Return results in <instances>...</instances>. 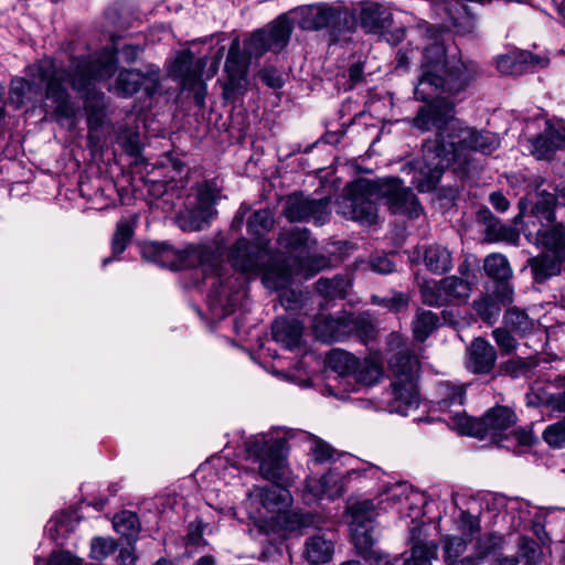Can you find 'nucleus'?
<instances>
[{
  "instance_id": "60",
  "label": "nucleus",
  "mask_w": 565,
  "mask_h": 565,
  "mask_svg": "<svg viewBox=\"0 0 565 565\" xmlns=\"http://www.w3.org/2000/svg\"><path fill=\"white\" fill-rule=\"evenodd\" d=\"M30 89V83L24 78H14L11 82L10 87V99L20 106L23 103V98L26 92Z\"/></svg>"
},
{
  "instance_id": "33",
  "label": "nucleus",
  "mask_w": 565,
  "mask_h": 565,
  "mask_svg": "<svg viewBox=\"0 0 565 565\" xmlns=\"http://www.w3.org/2000/svg\"><path fill=\"white\" fill-rule=\"evenodd\" d=\"M439 317L437 313L418 309L412 322V329L415 340L425 341L438 327Z\"/></svg>"
},
{
  "instance_id": "5",
  "label": "nucleus",
  "mask_w": 565,
  "mask_h": 565,
  "mask_svg": "<svg viewBox=\"0 0 565 565\" xmlns=\"http://www.w3.org/2000/svg\"><path fill=\"white\" fill-rule=\"evenodd\" d=\"M390 350L394 352L388 359V366L393 373L392 399L390 411L407 415L409 409L419 405L417 388L418 360L405 347L403 339L397 333H391Z\"/></svg>"
},
{
  "instance_id": "51",
  "label": "nucleus",
  "mask_w": 565,
  "mask_h": 565,
  "mask_svg": "<svg viewBox=\"0 0 565 565\" xmlns=\"http://www.w3.org/2000/svg\"><path fill=\"white\" fill-rule=\"evenodd\" d=\"M534 366V362L529 359L512 358L502 364L505 374L518 377L529 373Z\"/></svg>"
},
{
  "instance_id": "58",
  "label": "nucleus",
  "mask_w": 565,
  "mask_h": 565,
  "mask_svg": "<svg viewBox=\"0 0 565 565\" xmlns=\"http://www.w3.org/2000/svg\"><path fill=\"white\" fill-rule=\"evenodd\" d=\"M492 337L494 338L497 344L501 349L503 353H512L516 347V340L511 335V333L502 328H497L492 331Z\"/></svg>"
},
{
  "instance_id": "61",
  "label": "nucleus",
  "mask_w": 565,
  "mask_h": 565,
  "mask_svg": "<svg viewBox=\"0 0 565 565\" xmlns=\"http://www.w3.org/2000/svg\"><path fill=\"white\" fill-rule=\"evenodd\" d=\"M47 565H83L82 559L67 551L53 552Z\"/></svg>"
},
{
  "instance_id": "42",
  "label": "nucleus",
  "mask_w": 565,
  "mask_h": 565,
  "mask_svg": "<svg viewBox=\"0 0 565 565\" xmlns=\"http://www.w3.org/2000/svg\"><path fill=\"white\" fill-rule=\"evenodd\" d=\"M561 258L554 255L553 257L546 255L535 257L531 263L535 281L543 282L547 278L557 275L561 270Z\"/></svg>"
},
{
  "instance_id": "7",
  "label": "nucleus",
  "mask_w": 565,
  "mask_h": 565,
  "mask_svg": "<svg viewBox=\"0 0 565 565\" xmlns=\"http://www.w3.org/2000/svg\"><path fill=\"white\" fill-rule=\"evenodd\" d=\"M515 423V413L507 406H495L479 419L460 412H456L452 417V428L460 434L480 439L490 438L497 444L509 437V431Z\"/></svg>"
},
{
  "instance_id": "30",
  "label": "nucleus",
  "mask_w": 565,
  "mask_h": 565,
  "mask_svg": "<svg viewBox=\"0 0 565 565\" xmlns=\"http://www.w3.org/2000/svg\"><path fill=\"white\" fill-rule=\"evenodd\" d=\"M424 263L429 271L441 275L451 269L452 257L446 247L430 245L425 248Z\"/></svg>"
},
{
  "instance_id": "54",
  "label": "nucleus",
  "mask_w": 565,
  "mask_h": 565,
  "mask_svg": "<svg viewBox=\"0 0 565 565\" xmlns=\"http://www.w3.org/2000/svg\"><path fill=\"white\" fill-rule=\"evenodd\" d=\"M49 531H55L57 535H64L72 531L75 525V520L72 513L62 512L50 520Z\"/></svg>"
},
{
  "instance_id": "44",
  "label": "nucleus",
  "mask_w": 565,
  "mask_h": 565,
  "mask_svg": "<svg viewBox=\"0 0 565 565\" xmlns=\"http://www.w3.org/2000/svg\"><path fill=\"white\" fill-rule=\"evenodd\" d=\"M350 284L342 277H335L333 279L320 278L317 281V290L320 295L326 298H344Z\"/></svg>"
},
{
  "instance_id": "4",
  "label": "nucleus",
  "mask_w": 565,
  "mask_h": 565,
  "mask_svg": "<svg viewBox=\"0 0 565 565\" xmlns=\"http://www.w3.org/2000/svg\"><path fill=\"white\" fill-rule=\"evenodd\" d=\"M480 74L479 66L472 61H450L443 45L433 44L424 52L422 74L415 86L414 95L426 105L437 103L441 93L457 94L466 89Z\"/></svg>"
},
{
  "instance_id": "55",
  "label": "nucleus",
  "mask_w": 565,
  "mask_h": 565,
  "mask_svg": "<svg viewBox=\"0 0 565 565\" xmlns=\"http://www.w3.org/2000/svg\"><path fill=\"white\" fill-rule=\"evenodd\" d=\"M556 206H558L557 196L545 190H541L535 194L532 212H553Z\"/></svg>"
},
{
  "instance_id": "32",
  "label": "nucleus",
  "mask_w": 565,
  "mask_h": 565,
  "mask_svg": "<svg viewBox=\"0 0 565 565\" xmlns=\"http://www.w3.org/2000/svg\"><path fill=\"white\" fill-rule=\"evenodd\" d=\"M142 257L162 267L171 266L175 259V250L164 243L149 242L141 246Z\"/></svg>"
},
{
  "instance_id": "53",
  "label": "nucleus",
  "mask_w": 565,
  "mask_h": 565,
  "mask_svg": "<svg viewBox=\"0 0 565 565\" xmlns=\"http://www.w3.org/2000/svg\"><path fill=\"white\" fill-rule=\"evenodd\" d=\"M475 311L487 322H491L500 313V307L491 298H481L473 301Z\"/></svg>"
},
{
  "instance_id": "16",
  "label": "nucleus",
  "mask_w": 565,
  "mask_h": 565,
  "mask_svg": "<svg viewBox=\"0 0 565 565\" xmlns=\"http://www.w3.org/2000/svg\"><path fill=\"white\" fill-rule=\"evenodd\" d=\"M392 11L384 3L364 0L359 3L358 21L367 33L380 34L392 24Z\"/></svg>"
},
{
  "instance_id": "27",
  "label": "nucleus",
  "mask_w": 565,
  "mask_h": 565,
  "mask_svg": "<svg viewBox=\"0 0 565 565\" xmlns=\"http://www.w3.org/2000/svg\"><path fill=\"white\" fill-rule=\"evenodd\" d=\"M422 527L412 531V555L403 565H431V559L437 557V544L420 537Z\"/></svg>"
},
{
  "instance_id": "57",
  "label": "nucleus",
  "mask_w": 565,
  "mask_h": 565,
  "mask_svg": "<svg viewBox=\"0 0 565 565\" xmlns=\"http://www.w3.org/2000/svg\"><path fill=\"white\" fill-rule=\"evenodd\" d=\"M384 472L376 466L367 463L363 465V467L354 468L348 471V478L350 480L353 479H370V480H380Z\"/></svg>"
},
{
  "instance_id": "43",
  "label": "nucleus",
  "mask_w": 565,
  "mask_h": 565,
  "mask_svg": "<svg viewBox=\"0 0 565 565\" xmlns=\"http://www.w3.org/2000/svg\"><path fill=\"white\" fill-rule=\"evenodd\" d=\"M324 209L322 200H311L302 193L295 192L287 196L282 212H321Z\"/></svg>"
},
{
  "instance_id": "52",
  "label": "nucleus",
  "mask_w": 565,
  "mask_h": 565,
  "mask_svg": "<svg viewBox=\"0 0 565 565\" xmlns=\"http://www.w3.org/2000/svg\"><path fill=\"white\" fill-rule=\"evenodd\" d=\"M519 546L522 557L525 558V565L539 564L542 556V551L535 541L522 537L520 540Z\"/></svg>"
},
{
  "instance_id": "8",
  "label": "nucleus",
  "mask_w": 565,
  "mask_h": 565,
  "mask_svg": "<svg viewBox=\"0 0 565 565\" xmlns=\"http://www.w3.org/2000/svg\"><path fill=\"white\" fill-rule=\"evenodd\" d=\"M291 504L290 493L285 488H255L245 502L249 518L255 522L273 521L280 524L286 520Z\"/></svg>"
},
{
  "instance_id": "29",
  "label": "nucleus",
  "mask_w": 565,
  "mask_h": 565,
  "mask_svg": "<svg viewBox=\"0 0 565 565\" xmlns=\"http://www.w3.org/2000/svg\"><path fill=\"white\" fill-rule=\"evenodd\" d=\"M135 225V217L121 218L117 223V227L111 239L113 256L103 259L104 267L111 263L114 259H116L117 256L124 253V250L126 249V247L132 238Z\"/></svg>"
},
{
  "instance_id": "24",
  "label": "nucleus",
  "mask_w": 565,
  "mask_h": 565,
  "mask_svg": "<svg viewBox=\"0 0 565 565\" xmlns=\"http://www.w3.org/2000/svg\"><path fill=\"white\" fill-rule=\"evenodd\" d=\"M241 43L238 38L232 41L228 55L225 62V72L227 73V84L225 89H237L242 87L245 79L247 63L246 58L239 52Z\"/></svg>"
},
{
  "instance_id": "25",
  "label": "nucleus",
  "mask_w": 565,
  "mask_h": 565,
  "mask_svg": "<svg viewBox=\"0 0 565 565\" xmlns=\"http://www.w3.org/2000/svg\"><path fill=\"white\" fill-rule=\"evenodd\" d=\"M334 544L324 534H316L307 539L303 556L310 565H323L331 561Z\"/></svg>"
},
{
  "instance_id": "13",
  "label": "nucleus",
  "mask_w": 565,
  "mask_h": 565,
  "mask_svg": "<svg viewBox=\"0 0 565 565\" xmlns=\"http://www.w3.org/2000/svg\"><path fill=\"white\" fill-rule=\"evenodd\" d=\"M291 25L287 18L280 17L267 29L253 33L246 44L250 56H262L267 51L281 50L289 40Z\"/></svg>"
},
{
  "instance_id": "46",
  "label": "nucleus",
  "mask_w": 565,
  "mask_h": 565,
  "mask_svg": "<svg viewBox=\"0 0 565 565\" xmlns=\"http://www.w3.org/2000/svg\"><path fill=\"white\" fill-rule=\"evenodd\" d=\"M504 323L515 332H525L532 329V321L525 311L512 308L504 315Z\"/></svg>"
},
{
  "instance_id": "23",
  "label": "nucleus",
  "mask_w": 565,
  "mask_h": 565,
  "mask_svg": "<svg viewBox=\"0 0 565 565\" xmlns=\"http://www.w3.org/2000/svg\"><path fill=\"white\" fill-rule=\"evenodd\" d=\"M303 326L297 319L277 318L271 326L273 339L287 350H294L301 343Z\"/></svg>"
},
{
  "instance_id": "40",
  "label": "nucleus",
  "mask_w": 565,
  "mask_h": 565,
  "mask_svg": "<svg viewBox=\"0 0 565 565\" xmlns=\"http://www.w3.org/2000/svg\"><path fill=\"white\" fill-rule=\"evenodd\" d=\"M503 536L497 534H488L478 540L473 555L479 563H482L486 558L489 557H498L501 550L503 548Z\"/></svg>"
},
{
  "instance_id": "28",
  "label": "nucleus",
  "mask_w": 565,
  "mask_h": 565,
  "mask_svg": "<svg viewBox=\"0 0 565 565\" xmlns=\"http://www.w3.org/2000/svg\"><path fill=\"white\" fill-rule=\"evenodd\" d=\"M194 190L195 212H209L224 199L222 189L215 180L204 181Z\"/></svg>"
},
{
  "instance_id": "26",
  "label": "nucleus",
  "mask_w": 565,
  "mask_h": 565,
  "mask_svg": "<svg viewBox=\"0 0 565 565\" xmlns=\"http://www.w3.org/2000/svg\"><path fill=\"white\" fill-rule=\"evenodd\" d=\"M526 216H521L518 214L514 217V224H503L498 221L492 214L484 217V223L487 224L486 235L489 241H505L509 243H516L520 235V228L518 227L519 223L523 224L525 227Z\"/></svg>"
},
{
  "instance_id": "15",
  "label": "nucleus",
  "mask_w": 565,
  "mask_h": 565,
  "mask_svg": "<svg viewBox=\"0 0 565 565\" xmlns=\"http://www.w3.org/2000/svg\"><path fill=\"white\" fill-rule=\"evenodd\" d=\"M160 71L158 67H149L146 73L138 70H124L119 72L115 89L118 95L131 96L141 87L148 95H152L159 85Z\"/></svg>"
},
{
  "instance_id": "18",
  "label": "nucleus",
  "mask_w": 565,
  "mask_h": 565,
  "mask_svg": "<svg viewBox=\"0 0 565 565\" xmlns=\"http://www.w3.org/2000/svg\"><path fill=\"white\" fill-rule=\"evenodd\" d=\"M495 348L483 338L471 341L466 351V369L473 374H489L497 362Z\"/></svg>"
},
{
  "instance_id": "9",
  "label": "nucleus",
  "mask_w": 565,
  "mask_h": 565,
  "mask_svg": "<svg viewBox=\"0 0 565 565\" xmlns=\"http://www.w3.org/2000/svg\"><path fill=\"white\" fill-rule=\"evenodd\" d=\"M352 516V541L359 554L367 562L381 563L388 557L374 548V504L371 500L355 502L349 507Z\"/></svg>"
},
{
  "instance_id": "49",
  "label": "nucleus",
  "mask_w": 565,
  "mask_h": 565,
  "mask_svg": "<svg viewBox=\"0 0 565 565\" xmlns=\"http://www.w3.org/2000/svg\"><path fill=\"white\" fill-rule=\"evenodd\" d=\"M117 550V544L113 539L95 537L90 544V556L94 559L103 561Z\"/></svg>"
},
{
  "instance_id": "21",
  "label": "nucleus",
  "mask_w": 565,
  "mask_h": 565,
  "mask_svg": "<svg viewBox=\"0 0 565 565\" xmlns=\"http://www.w3.org/2000/svg\"><path fill=\"white\" fill-rule=\"evenodd\" d=\"M465 386L451 382H440L436 387V404L441 412L449 413L448 424L452 427L456 412L466 414L461 408L465 399Z\"/></svg>"
},
{
  "instance_id": "63",
  "label": "nucleus",
  "mask_w": 565,
  "mask_h": 565,
  "mask_svg": "<svg viewBox=\"0 0 565 565\" xmlns=\"http://www.w3.org/2000/svg\"><path fill=\"white\" fill-rule=\"evenodd\" d=\"M371 269L379 274H391L395 270L394 263L387 256H376L370 262Z\"/></svg>"
},
{
  "instance_id": "64",
  "label": "nucleus",
  "mask_w": 565,
  "mask_h": 565,
  "mask_svg": "<svg viewBox=\"0 0 565 565\" xmlns=\"http://www.w3.org/2000/svg\"><path fill=\"white\" fill-rule=\"evenodd\" d=\"M353 319L358 323L352 332H355L366 343L373 337V326L364 317L353 316Z\"/></svg>"
},
{
  "instance_id": "31",
  "label": "nucleus",
  "mask_w": 565,
  "mask_h": 565,
  "mask_svg": "<svg viewBox=\"0 0 565 565\" xmlns=\"http://www.w3.org/2000/svg\"><path fill=\"white\" fill-rule=\"evenodd\" d=\"M422 301L429 307H443L448 305L446 285L440 280L425 279L419 284Z\"/></svg>"
},
{
  "instance_id": "38",
  "label": "nucleus",
  "mask_w": 565,
  "mask_h": 565,
  "mask_svg": "<svg viewBox=\"0 0 565 565\" xmlns=\"http://www.w3.org/2000/svg\"><path fill=\"white\" fill-rule=\"evenodd\" d=\"M483 267L487 275L495 281H505L512 277V268L502 254L488 255Z\"/></svg>"
},
{
  "instance_id": "37",
  "label": "nucleus",
  "mask_w": 565,
  "mask_h": 565,
  "mask_svg": "<svg viewBox=\"0 0 565 565\" xmlns=\"http://www.w3.org/2000/svg\"><path fill=\"white\" fill-rule=\"evenodd\" d=\"M327 362L329 367L341 376H352L358 365V358L344 350H332Z\"/></svg>"
},
{
  "instance_id": "2",
  "label": "nucleus",
  "mask_w": 565,
  "mask_h": 565,
  "mask_svg": "<svg viewBox=\"0 0 565 565\" xmlns=\"http://www.w3.org/2000/svg\"><path fill=\"white\" fill-rule=\"evenodd\" d=\"M413 124L423 131L437 130L436 138L424 145V182L418 184L424 192L436 188L451 163L467 161L471 151L491 153L500 143L495 134L476 130L457 119L454 104L444 99L420 107Z\"/></svg>"
},
{
  "instance_id": "1",
  "label": "nucleus",
  "mask_w": 565,
  "mask_h": 565,
  "mask_svg": "<svg viewBox=\"0 0 565 565\" xmlns=\"http://www.w3.org/2000/svg\"><path fill=\"white\" fill-rule=\"evenodd\" d=\"M259 222L263 230L273 225L268 214H253L248 220V232L258 235L257 244L253 245L245 238L237 239L227 253L232 267L243 274L256 276L263 274V281L268 288L285 289L292 276L309 278L327 268L328 257L317 253V241L306 228L292 227L280 233L278 243L287 257L284 262L275 260L267 247V241L255 230Z\"/></svg>"
},
{
  "instance_id": "45",
  "label": "nucleus",
  "mask_w": 565,
  "mask_h": 565,
  "mask_svg": "<svg viewBox=\"0 0 565 565\" xmlns=\"http://www.w3.org/2000/svg\"><path fill=\"white\" fill-rule=\"evenodd\" d=\"M309 441L310 452L316 462L323 463L334 459L337 450L331 445L312 435L309 436Z\"/></svg>"
},
{
  "instance_id": "48",
  "label": "nucleus",
  "mask_w": 565,
  "mask_h": 565,
  "mask_svg": "<svg viewBox=\"0 0 565 565\" xmlns=\"http://www.w3.org/2000/svg\"><path fill=\"white\" fill-rule=\"evenodd\" d=\"M411 492V487L405 482H395L388 486L383 493L379 503L392 502V504L401 503L407 500Z\"/></svg>"
},
{
  "instance_id": "6",
  "label": "nucleus",
  "mask_w": 565,
  "mask_h": 565,
  "mask_svg": "<svg viewBox=\"0 0 565 565\" xmlns=\"http://www.w3.org/2000/svg\"><path fill=\"white\" fill-rule=\"evenodd\" d=\"M285 448V439H274L265 434L252 436L245 441L247 459L258 463L259 475L264 479L281 486L289 481Z\"/></svg>"
},
{
  "instance_id": "11",
  "label": "nucleus",
  "mask_w": 565,
  "mask_h": 565,
  "mask_svg": "<svg viewBox=\"0 0 565 565\" xmlns=\"http://www.w3.org/2000/svg\"><path fill=\"white\" fill-rule=\"evenodd\" d=\"M205 58H194L190 51L180 52L173 61L170 74L178 78L183 88L191 90L198 105L203 106L206 87L202 79Z\"/></svg>"
},
{
  "instance_id": "41",
  "label": "nucleus",
  "mask_w": 565,
  "mask_h": 565,
  "mask_svg": "<svg viewBox=\"0 0 565 565\" xmlns=\"http://www.w3.org/2000/svg\"><path fill=\"white\" fill-rule=\"evenodd\" d=\"M214 214H174L171 222L183 232L203 231L210 227Z\"/></svg>"
},
{
  "instance_id": "20",
  "label": "nucleus",
  "mask_w": 565,
  "mask_h": 565,
  "mask_svg": "<svg viewBox=\"0 0 565 565\" xmlns=\"http://www.w3.org/2000/svg\"><path fill=\"white\" fill-rule=\"evenodd\" d=\"M349 481L348 475L342 477L339 472L331 470L320 478H307L306 489L316 499H334L342 495L344 486Z\"/></svg>"
},
{
  "instance_id": "39",
  "label": "nucleus",
  "mask_w": 565,
  "mask_h": 565,
  "mask_svg": "<svg viewBox=\"0 0 565 565\" xmlns=\"http://www.w3.org/2000/svg\"><path fill=\"white\" fill-rule=\"evenodd\" d=\"M115 531L127 540H135L140 531L138 515L131 511H121L113 519Z\"/></svg>"
},
{
  "instance_id": "56",
  "label": "nucleus",
  "mask_w": 565,
  "mask_h": 565,
  "mask_svg": "<svg viewBox=\"0 0 565 565\" xmlns=\"http://www.w3.org/2000/svg\"><path fill=\"white\" fill-rule=\"evenodd\" d=\"M467 543L461 537H446L444 545L445 559L459 558L466 551Z\"/></svg>"
},
{
  "instance_id": "34",
  "label": "nucleus",
  "mask_w": 565,
  "mask_h": 565,
  "mask_svg": "<svg viewBox=\"0 0 565 565\" xmlns=\"http://www.w3.org/2000/svg\"><path fill=\"white\" fill-rule=\"evenodd\" d=\"M383 375L381 364L372 358H365L363 360L358 359V365L354 369V380L364 385L372 386L376 384Z\"/></svg>"
},
{
  "instance_id": "36",
  "label": "nucleus",
  "mask_w": 565,
  "mask_h": 565,
  "mask_svg": "<svg viewBox=\"0 0 565 565\" xmlns=\"http://www.w3.org/2000/svg\"><path fill=\"white\" fill-rule=\"evenodd\" d=\"M447 11L449 13L451 25L457 29V32L466 34L475 30L476 18L466 4L457 2L449 6Z\"/></svg>"
},
{
  "instance_id": "14",
  "label": "nucleus",
  "mask_w": 565,
  "mask_h": 565,
  "mask_svg": "<svg viewBox=\"0 0 565 565\" xmlns=\"http://www.w3.org/2000/svg\"><path fill=\"white\" fill-rule=\"evenodd\" d=\"M353 315L342 312L337 317L319 315L313 319L312 328L316 338L322 342L340 341L352 333L356 327Z\"/></svg>"
},
{
  "instance_id": "3",
  "label": "nucleus",
  "mask_w": 565,
  "mask_h": 565,
  "mask_svg": "<svg viewBox=\"0 0 565 565\" xmlns=\"http://www.w3.org/2000/svg\"><path fill=\"white\" fill-rule=\"evenodd\" d=\"M116 67V52L105 49L97 55L72 60L68 70L57 68L52 60H43L30 71H36L39 78L46 82V97L54 104L55 113L68 118L74 115V107L65 85L78 93L87 92L94 82L110 78Z\"/></svg>"
},
{
  "instance_id": "12",
  "label": "nucleus",
  "mask_w": 565,
  "mask_h": 565,
  "mask_svg": "<svg viewBox=\"0 0 565 565\" xmlns=\"http://www.w3.org/2000/svg\"><path fill=\"white\" fill-rule=\"evenodd\" d=\"M352 194L380 196L387 201L391 207L406 209V203L415 204L413 194L407 191L396 178L379 181L359 180L350 186Z\"/></svg>"
},
{
  "instance_id": "50",
  "label": "nucleus",
  "mask_w": 565,
  "mask_h": 565,
  "mask_svg": "<svg viewBox=\"0 0 565 565\" xmlns=\"http://www.w3.org/2000/svg\"><path fill=\"white\" fill-rule=\"evenodd\" d=\"M190 257L195 259L199 265L214 269L217 265V256L213 247L209 245H199L190 250Z\"/></svg>"
},
{
  "instance_id": "35",
  "label": "nucleus",
  "mask_w": 565,
  "mask_h": 565,
  "mask_svg": "<svg viewBox=\"0 0 565 565\" xmlns=\"http://www.w3.org/2000/svg\"><path fill=\"white\" fill-rule=\"evenodd\" d=\"M444 285H446L448 305L466 302L472 291V281L456 275L445 277Z\"/></svg>"
},
{
  "instance_id": "10",
  "label": "nucleus",
  "mask_w": 565,
  "mask_h": 565,
  "mask_svg": "<svg viewBox=\"0 0 565 565\" xmlns=\"http://www.w3.org/2000/svg\"><path fill=\"white\" fill-rule=\"evenodd\" d=\"M526 216L522 232L529 242L543 247L556 257L565 256V227L555 223L554 214H521Z\"/></svg>"
},
{
  "instance_id": "47",
  "label": "nucleus",
  "mask_w": 565,
  "mask_h": 565,
  "mask_svg": "<svg viewBox=\"0 0 565 565\" xmlns=\"http://www.w3.org/2000/svg\"><path fill=\"white\" fill-rule=\"evenodd\" d=\"M542 438L553 448H565V418L548 425L544 429Z\"/></svg>"
},
{
  "instance_id": "22",
  "label": "nucleus",
  "mask_w": 565,
  "mask_h": 565,
  "mask_svg": "<svg viewBox=\"0 0 565 565\" xmlns=\"http://www.w3.org/2000/svg\"><path fill=\"white\" fill-rule=\"evenodd\" d=\"M547 63V58L534 56L529 52H521L499 56L497 58V68L505 75H521L530 66L540 65L545 67Z\"/></svg>"
},
{
  "instance_id": "19",
  "label": "nucleus",
  "mask_w": 565,
  "mask_h": 565,
  "mask_svg": "<svg viewBox=\"0 0 565 565\" xmlns=\"http://www.w3.org/2000/svg\"><path fill=\"white\" fill-rule=\"evenodd\" d=\"M301 26L308 30H337L342 21L343 12L328 4H311L301 9Z\"/></svg>"
},
{
  "instance_id": "62",
  "label": "nucleus",
  "mask_w": 565,
  "mask_h": 565,
  "mask_svg": "<svg viewBox=\"0 0 565 565\" xmlns=\"http://www.w3.org/2000/svg\"><path fill=\"white\" fill-rule=\"evenodd\" d=\"M280 303L286 310H295L302 303V294L291 289H285L280 294Z\"/></svg>"
},
{
  "instance_id": "17",
  "label": "nucleus",
  "mask_w": 565,
  "mask_h": 565,
  "mask_svg": "<svg viewBox=\"0 0 565 565\" xmlns=\"http://www.w3.org/2000/svg\"><path fill=\"white\" fill-rule=\"evenodd\" d=\"M530 152L539 160H548L565 150V128L562 125L546 122V128L530 140Z\"/></svg>"
},
{
  "instance_id": "59",
  "label": "nucleus",
  "mask_w": 565,
  "mask_h": 565,
  "mask_svg": "<svg viewBox=\"0 0 565 565\" xmlns=\"http://www.w3.org/2000/svg\"><path fill=\"white\" fill-rule=\"evenodd\" d=\"M226 296V288L223 286V280L221 278V275L217 274V277L214 278L213 281V290H211V294L209 296L210 305L212 310L215 312L217 307H225L224 303V297Z\"/></svg>"
}]
</instances>
